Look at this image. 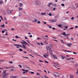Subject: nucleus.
I'll return each mask as SVG.
<instances>
[{
    "instance_id": "nucleus-1",
    "label": "nucleus",
    "mask_w": 78,
    "mask_h": 78,
    "mask_svg": "<svg viewBox=\"0 0 78 78\" xmlns=\"http://www.w3.org/2000/svg\"><path fill=\"white\" fill-rule=\"evenodd\" d=\"M53 47V45L51 44L50 45L46 46V48L47 49H51Z\"/></svg>"
},
{
    "instance_id": "nucleus-2",
    "label": "nucleus",
    "mask_w": 78,
    "mask_h": 78,
    "mask_svg": "<svg viewBox=\"0 0 78 78\" xmlns=\"http://www.w3.org/2000/svg\"><path fill=\"white\" fill-rule=\"evenodd\" d=\"M53 74L54 76V77H56V76H59V73L56 72H54L53 73Z\"/></svg>"
},
{
    "instance_id": "nucleus-3",
    "label": "nucleus",
    "mask_w": 78,
    "mask_h": 78,
    "mask_svg": "<svg viewBox=\"0 0 78 78\" xmlns=\"http://www.w3.org/2000/svg\"><path fill=\"white\" fill-rule=\"evenodd\" d=\"M29 51L30 52V53H34V55H35L37 56H38L39 55L38 54V53H37L36 52H34V51H32L31 50H29Z\"/></svg>"
},
{
    "instance_id": "nucleus-4",
    "label": "nucleus",
    "mask_w": 78,
    "mask_h": 78,
    "mask_svg": "<svg viewBox=\"0 0 78 78\" xmlns=\"http://www.w3.org/2000/svg\"><path fill=\"white\" fill-rule=\"evenodd\" d=\"M49 52L50 53L51 56H52L53 57V55H53V54L52 53H53V51L52 50H51L50 49L49 50Z\"/></svg>"
},
{
    "instance_id": "nucleus-5",
    "label": "nucleus",
    "mask_w": 78,
    "mask_h": 78,
    "mask_svg": "<svg viewBox=\"0 0 78 78\" xmlns=\"http://www.w3.org/2000/svg\"><path fill=\"white\" fill-rule=\"evenodd\" d=\"M21 44H24L25 45H27V42L25 41H23V42L21 41Z\"/></svg>"
},
{
    "instance_id": "nucleus-6",
    "label": "nucleus",
    "mask_w": 78,
    "mask_h": 78,
    "mask_svg": "<svg viewBox=\"0 0 78 78\" xmlns=\"http://www.w3.org/2000/svg\"><path fill=\"white\" fill-rule=\"evenodd\" d=\"M43 56L45 58H48V54H45L43 55Z\"/></svg>"
},
{
    "instance_id": "nucleus-7",
    "label": "nucleus",
    "mask_w": 78,
    "mask_h": 78,
    "mask_svg": "<svg viewBox=\"0 0 78 78\" xmlns=\"http://www.w3.org/2000/svg\"><path fill=\"white\" fill-rule=\"evenodd\" d=\"M8 74H4L3 75L2 78H7Z\"/></svg>"
},
{
    "instance_id": "nucleus-8",
    "label": "nucleus",
    "mask_w": 78,
    "mask_h": 78,
    "mask_svg": "<svg viewBox=\"0 0 78 78\" xmlns=\"http://www.w3.org/2000/svg\"><path fill=\"white\" fill-rule=\"evenodd\" d=\"M50 21L51 22H56L57 21V20L55 19V20H51Z\"/></svg>"
},
{
    "instance_id": "nucleus-9",
    "label": "nucleus",
    "mask_w": 78,
    "mask_h": 78,
    "mask_svg": "<svg viewBox=\"0 0 78 78\" xmlns=\"http://www.w3.org/2000/svg\"><path fill=\"white\" fill-rule=\"evenodd\" d=\"M23 68H24V69H28V66L24 65H23Z\"/></svg>"
},
{
    "instance_id": "nucleus-10",
    "label": "nucleus",
    "mask_w": 78,
    "mask_h": 78,
    "mask_svg": "<svg viewBox=\"0 0 78 78\" xmlns=\"http://www.w3.org/2000/svg\"><path fill=\"white\" fill-rule=\"evenodd\" d=\"M22 46L23 48H24V49H26L27 48V47H26V46L25 45H24V44H22Z\"/></svg>"
},
{
    "instance_id": "nucleus-11",
    "label": "nucleus",
    "mask_w": 78,
    "mask_h": 78,
    "mask_svg": "<svg viewBox=\"0 0 78 78\" xmlns=\"http://www.w3.org/2000/svg\"><path fill=\"white\" fill-rule=\"evenodd\" d=\"M18 44H14V45L15 46H16V48H19V46H18Z\"/></svg>"
},
{
    "instance_id": "nucleus-12",
    "label": "nucleus",
    "mask_w": 78,
    "mask_h": 78,
    "mask_svg": "<svg viewBox=\"0 0 78 78\" xmlns=\"http://www.w3.org/2000/svg\"><path fill=\"white\" fill-rule=\"evenodd\" d=\"M63 51H65V52H69V53H71V52H72V51H67L66 50H65L64 49H63Z\"/></svg>"
},
{
    "instance_id": "nucleus-13",
    "label": "nucleus",
    "mask_w": 78,
    "mask_h": 78,
    "mask_svg": "<svg viewBox=\"0 0 78 78\" xmlns=\"http://www.w3.org/2000/svg\"><path fill=\"white\" fill-rule=\"evenodd\" d=\"M34 21H32L33 22H37L38 21V20L36 19H34Z\"/></svg>"
},
{
    "instance_id": "nucleus-14",
    "label": "nucleus",
    "mask_w": 78,
    "mask_h": 78,
    "mask_svg": "<svg viewBox=\"0 0 78 78\" xmlns=\"http://www.w3.org/2000/svg\"><path fill=\"white\" fill-rule=\"evenodd\" d=\"M52 57L54 58V59H57V57L55 55H54Z\"/></svg>"
},
{
    "instance_id": "nucleus-15",
    "label": "nucleus",
    "mask_w": 78,
    "mask_h": 78,
    "mask_svg": "<svg viewBox=\"0 0 78 78\" xmlns=\"http://www.w3.org/2000/svg\"><path fill=\"white\" fill-rule=\"evenodd\" d=\"M53 4V3L52 2H50L48 4V7H49L50 6V5H52Z\"/></svg>"
},
{
    "instance_id": "nucleus-16",
    "label": "nucleus",
    "mask_w": 78,
    "mask_h": 78,
    "mask_svg": "<svg viewBox=\"0 0 78 78\" xmlns=\"http://www.w3.org/2000/svg\"><path fill=\"white\" fill-rule=\"evenodd\" d=\"M19 10L20 11H22L23 10V9L21 7H19Z\"/></svg>"
},
{
    "instance_id": "nucleus-17",
    "label": "nucleus",
    "mask_w": 78,
    "mask_h": 78,
    "mask_svg": "<svg viewBox=\"0 0 78 78\" xmlns=\"http://www.w3.org/2000/svg\"><path fill=\"white\" fill-rule=\"evenodd\" d=\"M62 35H63V36H66V33L65 32H64L62 33Z\"/></svg>"
},
{
    "instance_id": "nucleus-18",
    "label": "nucleus",
    "mask_w": 78,
    "mask_h": 78,
    "mask_svg": "<svg viewBox=\"0 0 78 78\" xmlns=\"http://www.w3.org/2000/svg\"><path fill=\"white\" fill-rule=\"evenodd\" d=\"M36 44H37L38 45H41L40 43H39V42L37 41H36Z\"/></svg>"
},
{
    "instance_id": "nucleus-19",
    "label": "nucleus",
    "mask_w": 78,
    "mask_h": 78,
    "mask_svg": "<svg viewBox=\"0 0 78 78\" xmlns=\"http://www.w3.org/2000/svg\"><path fill=\"white\" fill-rule=\"evenodd\" d=\"M70 78H73V75H71L70 76Z\"/></svg>"
},
{
    "instance_id": "nucleus-20",
    "label": "nucleus",
    "mask_w": 78,
    "mask_h": 78,
    "mask_svg": "<svg viewBox=\"0 0 78 78\" xmlns=\"http://www.w3.org/2000/svg\"><path fill=\"white\" fill-rule=\"evenodd\" d=\"M3 3V0H0V4H2Z\"/></svg>"
},
{
    "instance_id": "nucleus-21",
    "label": "nucleus",
    "mask_w": 78,
    "mask_h": 78,
    "mask_svg": "<svg viewBox=\"0 0 78 78\" xmlns=\"http://www.w3.org/2000/svg\"><path fill=\"white\" fill-rule=\"evenodd\" d=\"M60 56H61V57H63V58H67V57L64 56H62V55H60Z\"/></svg>"
},
{
    "instance_id": "nucleus-22",
    "label": "nucleus",
    "mask_w": 78,
    "mask_h": 78,
    "mask_svg": "<svg viewBox=\"0 0 78 78\" xmlns=\"http://www.w3.org/2000/svg\"><path fill=\"white\" fill-rule=\"evenodd\" d=\"M1 27H2V28H4V27H5V24H3V25H1Z\"/></svg>"
},
{
    "instance_id": "nucleus-23",
    "label": "nucleus",
    "mask_w": 78,
    "mask_h": 78,
    "mask_svg": "<svg viewBox=\"0 0 78 78\" xmlns=\"http://www.w3.org/2000/svg\"><path fill=\"white\" fill-rule=\"evenodd\" d=\"M18 46H19V47H20L21 48H22V45L20 44H18V45H17Z\"/></svg>"
},
{
    "instance_id": "nucleus-24",
    "label": "nucleus",
    "mask_w": 78,
    "mask_h": 78,
    "mask_svg": "<svg viewBox=\"0 0 78 78\" xmlns=\"http://www.w3.org/2000/svg\"><path fill=\"white\" fill-rule=\"evenodd\" d=\"M20 7H22V6L23 5V4H22V3H20Z\"/></svg>"
},
{
    "instance_id": "nucleus-25",
    "label": "nucleus",
    "mask_w": 78,
    "mask_h": 78,
    "mask_svg": "<svg viewBox=\"0 0 78 78\" xmlns=\"http://www.w3.org/2000/svg\"><path fill=\"white\" fill-rule=\"evenodd\" d=\"M67 46H68V47H70V46H71V45H70V44L68 43L67 44Z\"/></svg>"
},
{
    "instance_id": "nucleus-26",
    "label": "nucleus",
    "mask_w": 78,
    "mask_h": 78,
    "mask_svg": "<svg viewBox=\"0 0 78 78\" xmlns=\"http://www.w3.org/2000/svg\"><path fill=\"white\" fill-rule=\"evenodd\" d=\"M44 61L45 62V63H47V64H48V62L46 60H44Z\"/></svg>"
},
{
    "instance_id": "nucleus-27",
    "label": "nucleus",
    "mask_w": 78,
    "mask_h": 78,
    "mask_svg": "<svg viewBox=\"0 0 78 78\" xmlns=\"http://www.w3.org/2000/svg\"><path fill=\"white\" fill-rule=\"evenodd\" d=\"M19 16L20 17L22 16V13H20Z\"/></svg>"
},
{
    "instance_id": "nucleus-28",
    "label": "nucleus",
    "mask_w": 78,
    "mask_h": 78,
    "mask_svg": "<svg viewBox=\"0 0 78 78\" xmlns=\"http://www.w3.org/2000/svg\"><path fill=\"white\" fill-rule=\"evenodd\" d=\"M5 61V59L0 60V62H3V61Z\"/></svg>"
},
{
    "instance_id": "nucleus-29",
    "label": "nucleus",
    "mask_w": 78,
    "mask_h": 78,
    "mask_svg": "<svg viewBox=\"0 0 78 78\" xmlns=\"http://www.w3.org/2000/svg\"><path fill=\"white\" fill-rule=\"evenodd\" d=\"M48 14V15H49L50 16H52V14H51V13H49Z\"/></svg>"
},
{
    "instance_id": "nucleus-30",
    "label": "nucleus",
    "mask_w": 78,
    "mask_h": 78,
    "mask_svg": "<svg viewBox=\"0 0 78 78\" xmlns=\"http://www.w3.org/2000/svg\"><path fill=\"white\" fill-rule=\"evenodd\" d=\"M11 77L12 78H17V76H13Z\"/></svg>"
},
{
    "instance_id": "nucleus-31",
    "label": "nucleus",
    "mask_w": 78,
    "mask_h": 78,
    "mask_svg": "<svg viewBox=\"0 0 78 78\" xmlns=\"http://www.w3.org/2000/svg\"><path fill=\"white\" fill-rule=\"evenodd\" d=\"M39 62H44V61H42L41 60H39Z\"/></svg>"
},
{
    "instance_id": "nucleus-32",
    "label": "nucleus",
    "mask_w": 78,
    "mask_h": 78,
    "mask_svg": "<svg viewBox=\"0 0 78 78\" xmlns=\"http://www.w3.org/2000/svg\"><path fill=\"white\" fill-rule=\"evenodd\" d=\"M55 66H58H58H59V65H58V63H55Z\"/></svg>"
},
{
    "instance_id": "nucleus-33",
    "label": "nucleus",
    "mask_w": 78,
    "mask_h": 78,
    "mask_svg": "<svg viewBox=\"0 0 78 78\" xmlns=\"http://www.w3.org/2000/svg\"><path fill=\"white\" fill-rule=\"evenodd\" d=\"M18 66H19V67H20V68H22V65H19Z\"/></svg>"
},
{
    "instance_id": "nucleus-34",
    "label": "nucleus",
    "mask_w": 78,
    "mask_h": 78,
    "mask_svg": "<svg viewBox=\"0 0 78 78\" xmlns=\"http://www.w3.org/2000/svg\"><path fill=\"white\" fill-rule=\"evenodd\" d=\"M11 67H6L5 68V69H9L10 68H11Z\"/></svg>"
},
{
    "instance_id": "nucleus-35",
    "label": "nucleus",
    "mask_w": 78,
    "mask_h": 78,
    "mask_svg": "<svg viewBox=\"0 0 78 78\" xmlns=\"http://www.w3.org/2000/svg\"><path fill=\"white\" fill-rule=\"evenodd\" d=\"M41 15H45V13H41Z\"/></svg>"
},
{
    "instance_id": "nucleus-36",
    "label": "nucleus",
    "mask_w": 78,
    "mask_h": 78,
    "mask_svg": "<svg viewBox=\"0 0 78 78\" xmlns=\"http://www.w3.org/2000/svg\"><path fill=\"white\" fill-rule=\"evenodd\" d=\"M77 72L76 73L77 75H78V69H77Z\"/></svg>"
},
{
    "instance_id": "nucleus-37",
    "label": "nucleus",
    "mask_w": 78,
    "mask_h": 78,
    "mask_svg": "<svg viewBox=\"0 0 78 78\" xmlns=\"http://www.w3.org/2000/svg\"><path fill=\"white\" fill-rule=\"evenodd\" d=\"M38 66H41L42 65H41V64L40 63H38Z\"/></svg>"
},
{
    "instance_id": "nucleus-38",
    "label": "nucleus",
    "mask_w": 78,
    "mask_h": 78,
    "mask_svg": "<svg viewBox=\"0 0 78 78\" xmlns=\"http://www.w3.org/2000/svg\"><path fill=\"white\" fill-rule=\"evenodd\" d=\"M11 30H12V31H14L15 30V29L12 28L11 29Z\"/></svg>"
},
{
    "instance_id": "nucleus-39",
    "label": "nucleus",
    "mask_w": 78,
    "mask_h": 78,
    "mask_svg": "<svg viewBox=\"0 0 78 78\" xmlns=\"http://www.w3.org/2000/svg\"><path fill=\"white\" fill-rule=\"evenodd\" d=\"M73 54H74V55H76V54H77V53L75 52H73Z\"/></svg>"
},
{
    "instance_id": "nucleus-40",
    "label": "nucleus",
    "mask_w": 78,
    "mask_h": 78,
    "mask_svg": "<svg viewBox=\"0 0 78 78\" xmlns=\"http://www.w3.org/2000/svg\"><path fill=\"white\" fill-rule=\"evenodd\" d=\"M61 6H64V3H62L61 4Z\"/></svg>"
},
{
    "instance_id": "nucleus-41",
    "label": "nucleus",
    "mask_w": 78,
    "mask_h": 78,
    "mask_svg": "<svg viewBox=\"0 0 78 78\" xmlns=\"http://www.w3.org/2000/svg\"><path fill=\"white\" fill-rule=\"evenodd\" d=\"M44 76L45 78H49L47 76H46V75H44Z\"/></svg>"
},
{
    "instance_id": "nucleus-42",
    "label": "nucleus",
    "mask_w": 78,
    "mask_h": 78,
    "mask_svg": "<svg viewBox=\"0 0 78 78\" xmlns=\"http://www.w3.org/2000/svg\"><path fill=\"white\" fill-rule=\"evenodd\" d=\"M9 63H10V64H12L13 63V62H9Z\"/></svg>"
},
{
    "instance_id": "nucleus-43",
    "label": "nucleus",
    "mask_w": 78,
    "mask_h": 78,
    "mask_svg": "<svg viewBox=\"0 0 78 78\" xmlns=\"http://www.w3.org/2000/svg\"><path fill=\"white\" fill-rule=\"evenodd\" d=\"M29 56H32V58H34V56H33V55H29Z\"/></svg>"
},
{
    "instance_id": "nucleus-44",
    "label": "nucleus",
    "mask_w": 78,
    "mask_h": 78,
    "mask_svg": "<svg viewBox=\"0 0 78 78\" xmlns=\"http://www.w3.org/2000/svg\"><path fill=\"white\" fill-rule=\"evenodd\" d=\"M58 17V15H57L56 16H55V18H57V17Z\"/></svg>"
},
{
    "instance_id": "nucleus-45",
    "label": "nucleus",
    "mask_w": 78,
    "mask_h": 78,
    "mask_svg": "<svg viewBox=\"0 0 78 78\" xmlns=\"http://www.w3.org/2000/svg\"><path fill=\"white\" fill-rule=\"evenodd\" d=\"M19 51H23V49H19Z\"/></svg>"
},
{
    "instance_id": "nucleus-46",
    "label": "nucleus",
    "mask_w": 78,
    "mask_h": 78,
    "mask_svg": "<svg viewBox=\"0 0 78 78\" xmlns=\"http://www.w3.org/2000/svg\"><path fill=\"white\" fill-rule=\"evenodd\" d=\"M29 70H25V72L26 73H27L28 72Z\"/></svg>"
},
{
    "instance_id": "nucleus-47",
    "label": "nucleus",
    "mask_w": 78,
    "mask_h": 78,
    "mask_svg": "<svg viewBox=\"0 0 78 78\" xmlns=\"http://www.w3.org/2000/svg\"><path fill=\"white\" fill-rule=\"evenodd\" d=\"M58 27H61V25L59 24L58 25Z\"/></svg>"
},
{
    "instance_id": "nucleus-48",
    "label": "nucleus",
    "mask_w": 78,
    "mask_h": 78,
    "mask_svg": "<svg viewBox=\"0 0 78 78\" xmlns=\"http://www.w3.org/2000/svg\"><path fill=\"white\" fill-rule=\"evenodd\" d=\"M15 37L16 38H19V37H18L17 36H15Z\"/></svg>"
},
{
    "instance_id": "nucleus-49",
    "label": "nucleus",
    "mask_w": 78,
    "mask_h": 78,
    "mask_svg": "<svg viewBox=\"0 0 78 78\" xmlns=\"http://www.w3.org/2000/svg\"><path fill=\"white\" fill-rule=\"evenodd\" d=\"M27 42H28V44H30V43L29 42V41L27 40Z\"/></svg>"
},
{
    "instance_id": "nucleus-50",
    "label": "nucleus",
    "mask_w": 78,
    "mask_h": 78,
    "mask_svg": "<svg viewBox=\"0 0 78 78\" xmlns=\"http://www.w3.org/2000/svg\"><path fill=\"white\" fill-rule=\"evenodd\" d=\"M5 35H7V36L8 35V33H7V32H6Z\"/></svg>"
},
{
    "instance_id": "nucleus-51",
    "label": "nucleus",
    "mask_w": 78,
    "mask_h": 78,
    "mask_svg": "<svg viewBox=\"0 0 78 78\" xmlns=\"http://www.w3.org/2000/svg\"><path fill=\"white\" fill-rule=\"evenodd\" d=\"M30 73H31V74H34V73L33 72H30Z\"/></svg>"
},
{
    "instance_id": "nucleus-52",
    "label": "nucleus",
    "mask_w": 78,
    "mask_h": 78,
    "mask_svg": "<svg viewBox=\"0 0 78 78\" xmlns=\"http://www.w3.org/2000/svg\"><path fill=\"white\" fill-rule=\"evenodd\" d=\"M38 78H43V77L41 76H39Z\"/></svg>"
},
{
    "instance_id": "nucleus-53",
    "label": "nucleus",
    "mask_w": 78,
    "mask_h": 78,
    "mask_svg": "<svg viewBox=\"0 0 78 78\" xmlns=\"http://www.w3.org/2000/svg\"><path fill=\"white\" fill-rule=\"evenodd\" d=\"M49 28L51 29L52 28V27L51 26H49Z\"/></svg>"
},
{
    "instance_id": "nucleus-54",
    "label": "nucleus",
    "mask_w": 78,
    "mask_h": 78,
    "mask_svg": "<svg viewBox=\"0 0 78 78\" xmlns=\"http://www.w3.org/2000/svg\"><path fill=\"white\" fill-rule=\"evenodd\" d=\"M73 27H72L71 28L69 29V30H72L73 29Z\"/></svg>"
},
{
    "instance_id": "nucleus-55",
    "label": "nucleus",
    "mask_w": 78,
    "mask_h": 78,
    "mask_svg": "<svg viewBox=\"0 0 78 78\" xmlns=\"http://www.w3.org/2000/svg\"><path fill=\"white\" fill-rule=\"evenodd\" d=\"M66 38H67V39H69V37H68V36H66Z\"/></svg>"
},
{
    "instance_id": "nucleus-56",
    "label": "nucleus",
    "mask_w": 78,
    "mask_h": 78,
    "mask_svg": "<svg viewBox=\"0 0 78 78\" xmlns=\"http://www.w3.org/2000/svg\"><path fill=\"white\" fill-rule=\"evenodd\" d=\"M36 5H39V3H36Z\"/></svg>"
},
{
    "instance_id": "nucleus-57",
    "label": "nucleus",
    "mask_w": 78,
    "mask_h": 78,
    "mask_svg": "<svg viewBox=\"0 0 78 78\" xmlns=\"http://www.w3.org/2000/svg\"><path fill=\"white\" fill-rule=\"evenodd\" d=\"M37 23H41V21H38L37 22Z\"/></svg>"
},
{
    "instance_id": "nucleus-58",
    "label": "nucleus",
    "mask_w": 78,
    "mask_h": 78,
    "mask_svg": "<svg viewBox=\"0 0 78 78\" xmlns=\"http://www.w3.org/2000/svg\"><path fill=\"white\" fill-rule=\"evenodd\" d=\"M71 19H72V20H74V17H72L71 18Z\"/></svg>"
},
{
    "instance_id": "nucleus-59",
    "label": "nucleus",
    "mask_w": 78,
    "mask_h": 78,
    "mask_svg": "<svg viewBox=\"0 0 78 78\" xmlns=\"http://www.w3.org/2000/svg\"><path fill=\"white\" fill-rule=\"evenodd\" d=\"M69 11H67V12H66V14H68V13H69Z\"/></svg>"
},
{
    "instance_id": "nucleus-60",
    "label": "nucleus",
    "mask_w": 78,
    "mask_h": 78,
    "mask_svg": "<svg viewBox=\"0 0 78 78\" xmlns=\"http://www.w3.org/2000/svg\"><path fill=\"white\" fill-rule=\"evenodd\" d=\"M2 33H5V31L4 30H2Z\"/></svg>"
},
{
    "instance_id": "nucleus-61",
    "label": "nucleus",
    "mask_w": 78,
    "mask_h": 78,
    "mask_svg": "<svg viewBox=\"0 0 78 78\" xmlns=\"http://www.w3.org/2000/svg\"><path fill=\"white\" fill-rule=\"evenodd\" d=\"M4 20H6L7 19L6 18V17H4Z\"/></svg>"
},
{
    "instance_id": "nucleus-62",
    "label": "nucleus",
    "mask_w": 78,
    "mask_h": 78,
    "mask_svg": "<svg viewBox=\"0 0 78 78\" xmlns=\"http://www.w3.org/2000/svg\"><path fill=\"white\" fill-rule=\"evenodd\" d=\"M52 30H55V27H53Z\"/></svg>"
},
{
    "instance_id": "nucleus-63",
    "label": "nucleus",
    "mask_w": 78,
    "mask_h": 78,
    "mask_svg": "<svg viewBox=\"0 0 78 78\" xmlns=\"http://www.w3.org/2000/svg\"><path fill=\"white\" fill-rule=\"evenodd\" d=\"M75 27V28H78V26H76Z\"/></svg>"
},
{
    "instance_id": "nucleus-64",
    "label": "nucleus",
    "mask_w": 78,
    "mask_h": 78,
    "mask_svg": "<svg viewBox=\"0 0 78 78\" xmlns=\"http://www.w3.org/2000/svg\"><path fill=\"white\" fill-rule=\"evenodd\" d=\"M37 75H40V74L39 73H37L36 74Z\"/></svg>"
}]
</instances>
